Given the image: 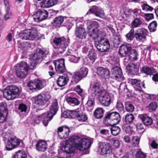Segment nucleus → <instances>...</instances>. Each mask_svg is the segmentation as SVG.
Wrapping results in <instances>:
<instances>
[{"mask_svg": "<svg viewBox=\"0 0 158 158\" xmlns=\"http://www.w3.org/2000/svg\"><path fill=\"white\" fill-rule=\"evenodd\" d=\"M91 14H94L96 16L101 17L104 15L103 11L100 8L95 6H93L90 8L87 13V15Z\"/></svg>", "mask_w": 158, "mask_h": 158, "instance_id": "nucleus-25", "label": "nucleus"}, {"mask_svg": "<svg viewBox=\"0 0 158 158\" xmlns=\"http://www.w3.org/2000/svg\"><path fill=\"white\" fill-rule=\"evenodd\" d=\"M69 39L63 37H55L53 40V44L57 46L58 53H62L69 43Z\"/></svg>", "mask_w": 158, "mask_h": 158, "instance_id": "nucleus-9", "label": "nucleus"}, {"mask_svg": "<svg viewBox=\"0 0 158 158\" xmlns=\"http://www.w3.org/2000/svg\"><path fill=\"white\" fill-rule=\"evenodd\" d=\"M79 112L77 109L75 110H71L70 118H76Z\"/></svg>", "mask_w": 158, "mask_h": 158, "instance_id": "nucleus-61", "label": "nucleus"}, {"mask_svg": "<svg viewBox=\"0 0 158 158\" xmlns=\"http://www.w3.org/2000/svg\"><path fill=\"white\" fill-rule=\"evenodd\" d=\"M29 70V66L26 62L21 61L16 69V74L19 78H23L27 77Z\"/></svg>", "mask_w": 158, "mask_h": 158, "instance_id": "nucleus-12", "label": "nucleus"}, {"mask_svg": "<svg viewBox=\"0 0 158 158\" xmlns=\"http://www.w3.org/2000/svg\"><path fill=\"white\" fill-rule=\"evenodd\" d=\"M45 85V81L44 80L35 79L30 81L27 83V86L31 91L34 92L41 89Z\"/></svg>", "mask_w": 158, "mask_h": 158, "instance_id": "nucleus-11", "label": "nucleus"}, {"mask_svg": "<svg viewBox=\"0 0 158 158\" xmlns=\"http://www.w3.org/2000/svg\"><path fill=\"white\" fill-rule=\"evenodd\" d=\"M95 55L94 51L93 49H91L88 54V62L86 63L87 64H93L95 60Z\"/></svg>", "mask_w": 158, "mask_h": 158, "instance_id": "nucleus-35", "label": "nucleus"}, {"mask_svg": "<svg viewBox=\"0 0 158 158\" xmlns=\"http://www.w3.org/2000/svg\"><path fill=\"white\" fill-rule=\"evenodd\" d=\"M135 117L132 114H127L123 118L124 122L127 124H131L133 123L135 119Z\"/></svg>", "mask_w": 158, "mask_h": 158, "instance_id": "nucleus-38", "label": "nucleus"}, {"mask_svg": "<svg viewBox=\"0 0 158 158\" xmlns=\"http://www.w3.org/2000/svg\"><path fill=\"white\" fill-rule=\"evenodd\" d=\"M135 127L138 131L144 130V125L141 123H138L135 125Z\"/></svg>", "mask_w": 158, "mask_h": 158, "instance_id": "nucleus-64", "label": "nucleus"}, {"mask_svg": "<svg viewBox=\"0 0 158 158\" xmlns=\"http://www.w3.org/2000/svg\"><path fill=\"white\" fill-rule=\"evenodd\" d=\"M131 49L132 46L131 44L127 43H124L120 46L118 53L121 57H126L128 55Z\"/></svg>", "mask_w": 158, "mask_h": 158, "instance_id": "nucleus-21", "label": "nucleus"}, {"mask_svg": "<svg viewBox=\"0 0 158 158\" xmlns=\"http://www.w3.org/2000/svg\"><path fill=\"white\" fill-rule=\"evenodd\" d=\"M142 19L140 17L136 18L131 23V28H136L140 26L142 24Z\"/></svg>", "mask_w": 158, "mask_h": 158, "instance_id": "nucleus-37", "label": "nucleus"}, {"mask_svg": "<svg viewBox=\"0 0 158 158\" xmlns=\"http://www.w3.org/2000/svg\"><path fill=\"white\" fill-rule=\"evenodd\" d=\"M79 121L81 122H85L87 119V116L83 113H80L79 112L76 118Z\"/></svg>", "mask_w": 158, "mask_h": 158, "instance_id": "nucleus-49", "label": "nucleus"}, {"mask_svg": "<svg viewBox=\"0 0 158 158\" xmlns=\"http://www.w3.org/2000/svg\"><path fill=\"white\" fill-rule=\"evenodd\" d=\"M129 73L131 74H137L139 70V68L137 65L133 64V66H129Z\"/></svg>", "mask_w": 158, "mask_h": 158, "instance_id": "nucleus-50", "label": "nucleus"}, {"mask_svg": "<svg viewBox=\"0 0 158 158\" xmlns=\"http://www.w3.org/2000/svg\"><path fill=\"white\" fill-rule=\"evenodd\" d=\"M29 44V42H22L19 45V48L22 50H24L27 48V46Z\"/></svg>", "mask_w": 158, "mask_h": 158, "instance_id": "nucleus-59", "label": "nucleus"}, {"mask_svg": "<svg viewBox=\"0 0 158 158\" xmlns=\"http://www.w3.org/2000/svg\"><path fill=\"white\" fill-rule=\"evenodd\" d=\"M157 26V22L153 21L149 24L148 27L150 32H154L156 30Z\"/></svg>", "mask_w": 158, "mask_h": 158, "instance_id": "nucleus-46", "label": "nucleus"}, {"mask_svg": "<svg viewBox=\"0 0 158 158\" xmlns=\"http://www.w3.org/2000/svg\"><path fill=\"white\" fill-rule=\"evenodd\" d=\"M139 118L141 119L144 125L148 126L151 125L153 123L152 118L146 114H141L139 115Z\"/></svg>", "mask_w": 158, "mask_h": 158, "instance_id": "nucleus-32", "label": "nucleus"}, {"mask_svg": "<svg viewBox=\"0 0 158 158\" xmlns=\"http://www.w3.org/2000/svg\"><path fill=\"white\" fill-rule=\"evenodd\" d=\"M49 53L48 50L43 48H37L35 52L30 58L35 64L41 62Z\"/></svg>", "mask_w": 158, "mask_h": 158, "instance_id": "nucleus-7", "label": "nucleus"}, {"mask_svg": "<svg viewBox=\"0 0 158 158\" xmlns=\"http://www.w3.org/2000/svg\"><path fill=\"white\" fill-rule=\"evenodd\" d=\"M113 43L114 46H117L120 44L121 39L119 36L117 34L113 35Z\"/></svg>", "mask_w": 158, "mask_h": 158, "instance_id": "nucleus-51", "label": "nucleus"}, {"mask_svg": "<svg viewBox=\"0 0 158 158\" xmlns=\"http://www.w3.org/2000/svg\"><path fill=\"white\" fill-rule=\"evenodd\" d=\"M157 106V102H153L150 103L148 106V107L150 110L153 111L156 110Z\"/></svg>", "mask_w": 158, "mask_h": 158, "instance_id": "nucleus-56", "label": "nucleus"}, {"mask_svg": "<svg viewBox=\"0 0 158 158\" xmlns=\"http://www.w3.org/2000/svg\"><path fill=\"white\" fill-rule=\"evenodd\" d=\"M51 96L48 94H40L33 97V103L34 106L38 108L36 112L42 110L47 106L49 103V100Z\"/></svg>", "mask_w": 158, "mask_h": 158, "instance_id": "nucleus-3", "label": "nucleus"}, {"mask_svg": "<svg viewBox=\"0 0 158 158\" xmlns=\"http://www.w3.org/2000/svg\"><path fill=\"white\" fill-rule=\"evenodd\" d=\"M12 158H27V155L24 151H19L13 155Z\"/></svg>", "mask_w": 158, "mask_h": 158, "instance_id": "nucleus-42", "label": "nucleus"}, {"mask_svg": "<svg viewBox=\"0 0 158 158\" xmlns=\"http://www.w3.org/2000/svg\"><path fill=\"white\" fill-rule=\"evenodd\" d=\"M98 23L96 21L92 22L87 27V29L89 30L92 29V32H90L88 30L87 33L89 37H92L94 38L95 41H98L101 39H104L101 37L100 31L98 29Z\"/></svg>", "mask_w": 158, "mask_h": 158, "instance_id": "nucleus-8", "label": "nucleus"}, {"mask_svg": "<svg viewBox=\"0 0 158 158\" xmlns=\"http://www.w3.org/2000/svg\"><path fill=\"white\" fill-rule=\"evenodd\" d=\"M68 76H60L58 77L56 83L57 85L60 87H62L67 84L69 81Z\"/></svg>", "mask_w": 158, "mask_h": 158, "instance_id": "nucleus-33", "label": "nucleus"}, {"mask_svg": "<svg viewBox=\"0 0 158 158\" xmlns=\"http://www.w3.org/2000/svg\"><path fill=\"white\" fill-rule=\"evenodd\" d=\"M76 37L80 39H85L87 35L85 29L83 27H77L75 30Z\"/></svg>", "mask_w": 158, "mask_h": 158, "instance_id": "nucleus-27", "label": "nucleus"}, {"mask_svg": "<svg viewBox=\"0 0 158 158\" xmlns=\"http://www.w3.org/2000/svg\"><path fill=\"white\" fill-rule=\"evenodd\" d=\"M3 96L7 100H13L20 94L19 88L16 86L10 85L7 87L3 91Z\"/></svg>", "mask_w": 158, "mask_h": 158, "instance_id": "nucleus-6", "label": "nucleus"}, {"mask_svg": "<svg viewBox=\"0 0 158 158\" xmlns=\"http://www.w3.org/2000/svg\"><path fill=\"white\" fill-rule=\"evenodd\" d=\"M70 132L69 127L66 125H62L57 128L58 136L61 139H66L69 136Z\"/></svg>", "mask_w": 158, "mask_h": 158, "instance_id": "nucleus-19", "label": "nucleus"}, {"mask_svg": "<svg viewBox=\"0 0 158 158\" xmlns=\"http://www.w3.org/2000/svg\"><path fill=\"white\" fill-rule=\"evenodd\" d=\"M48 13L44 9L37 10L34 15V19L37 22H40L45 20L48 17Z\"/></svg>", "mask_w": 158, "mask_h": 158, "instance_id": "nucleus-16", "label": "nucleus"}, {"mask_svg": "<svg viewBox=\"0 0 158 158\" xmlns=\"http://www.w3.org/2000/svg\"><path fill=\"white\" fill-rule=\"evenodd\" d=\"M97 74L102 79H109L110 76V70L106 68L102 67H98L97 68Z\"/></svg>", "mask_w": 158, "mask_h": 158, "instance_id": "nucleus-23", "label": "nucleus"}, {"mask_svg": "<svg viewBox=\"0 0 158 158\" xmlns=\"http://www.w3.org/2000/svg\"><path fill=\"white\" fill-rule=\"evenodd\" d=\"M29 29H25L22 31L19 34L20 37L23 40H30Z\"/></svg>", "mask_w": 158, "mask_h": 158, "instance_id": "nucleus-40", "label": "nucleus"}, {"mask_svg": "<svg viewBox=\"0 0 158 158\" xmlns=\"http://www.w3.org/2000/svg\"><path fill=\"white\" fill-rule=\"evenodd\" d=\"M27 109V106L23 103L20 104L19 105L18 110L21 112H26Z\"/></svg>", "mask_w": 158, "mask_h": 158, "instance_id": "nucleus-58", "label": "nucleus"}, {"mask_svg": "<svg viewBox=\"0 0 158 158\" xmlns=\"http://www.w3.org/2000/svg\"><path fill=\"white\" fill-rule=\"evenodd\" d=\"M140 139L139 137L138 136L133 137L131 140L133 146L134 147L138 146L139 142Z\"/></svg>", "mask_w": 158, "mask_h": 158, "instance_id": "nucleus-54", "label": "nucleus"}, {"mask_svg": "<svg viewBox=\"0 0 158 158\" xmlns=\"http://www.w3.org/2000/svg\"><path fill=\"white\" fill-rule=\"evenodd\" d=\"M69 143L75 148L80 151H84L89 148L91 145V141L85 138L81 139L78 136L73 135L69 138Z\"/></svg>", "mask_w": 158, "mask_h": 158, "instance_id": "nucleus-1", "label": "nucleus"}, {"mask_svg": "<svg viewBox=\"0 0 158 158\" xmlns=\"http://www.w3.org/2000/svg\"><path fill=\"white\" fill-rule=\"evenodd\" d=\"M66 17L59 16L56 17L53 19L51 24L53 27L55 28H59L61 26L64 21L65 19H67Z\"/></svg>", "mask_w": 158, "mask_h": 158, "instance_id": "nucleus-26", "label": "nucleus"}, {"mask_svg": "<svg viewBox=\"0 0 158 158\" xmlns=\"http://www.w3.org/2000/svg\"><path fill=\"white\" fill-rule=\"evenodd\" d=\"M104 112V110L102 108H97L94 112V117L97 119L101 118L103 116Z\"/></svg>", "mask_w": 158, "mask_h": 158, "instance_id": "nucleus-36", "label": "nucleus"}, {"mask_svg": "<svg viewBox=\"0 0 158 158\" xmlns=\"http://www.w3.org/2000/svg\"><path fill=\"white\" fill-rule=\"evenodd\" d=\"M120 114L117 112L109 111L106 112L103 118V122L106 126L115 125L121 120Z\"/></svg>", "mask_w": 158, "mask_h": 158, "instance_id": "nucleus-5", "label": "nucleus"}, {"mask_svg": "<svg viewBox=\"0 0 158 158\" xmlns=\"http://www.w3.org/2000/svg\"><path fill=\"white\" fill-rule=\"evenodd\" d=\"M94 44L98 50L102 52L107 51L110 48V43L107 39H101L98 41H95Z\"/></svg>", "mask_w": 158, "mask_h": 158, "instance_id": "nucleus-13", "label": "nucleus"}, {"mask_svg": "<svg viewBox=\"0 0 158 158\" xmlns=\"http://www.w3.org/2000/svg\"><path fill=\"white\" fill-rule=\"evenodd\" d=\"M95 90L100 93V95L97 98L101 105L104 106H109L111 102V98L109 94L106 93H104L102 87L99 82L94 83Z\"/></svg>", "mask_w": 158, "mask_h": 158, "instance_id": "nucleus-4", "label": "nucleus"}, {"mask_svg": "<svg viewBox=\"0 0 158 158\" xmlns=\"http://www.w3.org/2000/svg\"><path fill=\"white\" fill-rule=\"evenodd\" d=\"M88 73V68L85 67L81 68L77 71L74 73L72 76L71 82H74L76 84H77L86 77Z\"/></svg>", "mask_w": 158, "mask_h": 158, "instance_id": "nucleus-10", "label": "nucleus"}, {"mask_svg": "<svg viewBox=\"0 0 158 158\" xmlns=\"http://www.w3.org/2000/svg\"><path fill=\"white\" fill-rule=\"evenodd\" d=\"M144 16L145 20L147 21H149L154 18V15L152 13L145 14Z\"/></svg>", "mask_w": 158, "mask_h": 158, "instance_id": "nucleus-63", "label": "nucleus"}, {"mask_svg": "<svg viewBox=\"0 0 158 158\" xmlns=\"http://www.w3.org/2000/svg\"><path fill=\"white\" fill-rule=\"evenodd\" d=\"M139 53L135 49H131L128 54L130 60L133 61H135L138 59Z\"/></svg>", "mask_w": 158, "mask_h": 158, "instance_id": "nucleus-34", "label": "nucleus"}, {"mask_svg": "<svg viewBox=\"0 0 158 158\" xmlns=\"http://www.w3.org/2000/svg\"><path fill=\"white\" fill-rule=\"evenodd\" d=\"M148 32L147 29L143 28H138L135 32L134 29L131 28L129 32L126 35L128 42L133 40L135 38L139 42H143L146 40V37L148 35Z\"/></svg>", "mask_w": 158, "mask_h": 158, "instance_id": "nucleus-2", "label": "nucleus"}, {"mask_svg": "<svg viewBox=\"0 0 158 158\" xmlns=\"http://www.w3.org/2000/svg\"><path fill=\"white\" fill-rule=\"evenodd\" d=\"M129 81L131 82L132 85L136 91L141 92L143 88L145 89L146 88L144 83V81H141L140 80L130 79H129Z\"/></svg>", "mask_w": 158, "mask_h": 158, "instance_id": "nucleus-22", "label": "nucleus"}, {"mask_svg": "<svg viewBox=\"0 0 158 158\" xmlns=\"http://www.w3.org/2000/svg\"><path fill=\"white\" fill-rule=\"evenodd\" d=\"M20 143H23V141L16 137H11L7 140L6 146V150L10 151L19 146Z\"/></svg>", "mask_w": 158, "mask_h": 158, "instance_id": "nucleus-15", "label": "nucleus"}, {"mask_svg": "<svg viewBox=\"0 0 158 158\" xmlns=\"http://www.w3.org/2000/svg\"><path fill=\"white\" fill-rule=\"evenodd\" d=\"M115 107L117 110L119 112L122 113L124 112V106L121 102L117 101Z\"/></svg>", "mask_w": 158, "mask_h": 158, "instance_id": "nucleus-52", "label": "nucleus"}, {"mask_svg": "<svg viewBox=\"0 0 158 158\" xmlns=\"http://www.w3.org/2000/svg\"><path fill=\"white\" fill-rule=\"evenodd\" d=\"M70 114L71 110H65L62 113L61 116L64 118H70Z\"/></svg>", "mask_w": 158, "mask_h": 158, "instance_id": "nucleus-62", "label": "nucleus"}, {"mask_svg": "<svg viewBox=\"0 0 158 158\" xmlns=\"http://www.w3.org/2000/svg\"><path fill=\"white\" fill-rule=\"evenodd\" d=\"M142 9L146 11H152L153 8L152 7L148 5L147 4L144 3L142 5Z\"/></svg>", "mask_w": 158, "mask_h": 158, "instance_id": "nucleus-60", "label": "nucleus"}, {"mask_svg": "<svg viewBox=\"0 0 158 158\" xmlns=\"http://www.w3.org/2000/svg\"><path fill=\"white\" fill-rule=\"evenodd\" d=\"M6 104L3 102L0 103V113L8 112V109L6 108Z\"/></svg>", "mask_w": 158, "mask_h": 158, "instance_id": "nucleus-55", "label": "nucleus"}, {"mask_svg": "<svg viewBox=\"0 0 158 158\" xmlns=\"http://www.w3.org/2000/svg\"><path fill=\"white\" fill-rule=\"evenodd\" d=\"M80 59V57L77 53H75L73 55L69 57V60L71 62L77 63L78 62Z\"/></svg>", "mask_w": 158, "mask_h": 158, "instance_id": "nucleus-41", "label": "nucleus"}, {"mask_svg": "<svg viewBox=\"0 0 158 158\" xmlns=\"http://www.w3.org/2000/svg\"><path fill=\"white\" fill-rule=\"evenodd\" d=\"M110 126L111 127L110 128V130L112 135L114 136L118 135L121 131L120 128L115 125Z\"/></svg>", "mask_w": 158, "mask_h": 158, "instance_id": "nucleus-47", "label": "nucleus"}, {"mask_svg": "<svg viewBox=\"0 0 158 158\" xmlns=\"http://www.w3.org/2000/svg\"><path fill=\"white\" fill-rule=\"evenodd\" d=\"M125 106L127 111L131 113L134 111V106L131 102H125Z\"/></svg>", "mask_w": 158, "mask_h": 158, "instance_id": "nucleus-45", "label": "nucleus"}, {"mask_svg": "<svg viewBox=\"0 0 158 158\" xmlns=\"http://www.w3.org/2000/svg\"><path fill=\"white\" fill-rule=\"evenodd\" d=\"M53 116L48 112L47 113H44L43 119V124L45 126H47L48 123L52 119Z\"/></svg>", "mask_w": 158, "mask_h": 158, "instance_id": "nucleus-39", "label": "nucleus"}, {"mask_svg": "<svg viewBox=\"0 0 158 158\" xmlns=\"http://www.w3.org/2000/svg\"><path fill=\"white\" fill-rule=\"evenodd\" d=\"M59 108L57 100L56 99H55L53 100L48 112L54 116L56 114Z\"/></svg>", "mask_w": 158, "mask_h": 158, "instance_id": "nucleus-29", "label": "nucleus"}, {"mask_svg": "<svg viewBox=\"0 0 158 158\" xmlns=\"http://www.w3.org/2000/svg\"><path fill=\"white\" fill-rule=\"evenodd\" d=\"M100 153L106 157L109 156L112 153V148L110 143H102L100 146Z\"/></svg>", "mask_w": 158, "mask_h": 158, "instance_id": "nucleus-20", "label": "nucleus"}, {"mask_svg": "<svg viewBox=\"0 0 158 158\" xmlns=\"http://www.w3.org/2000/svg\"><path fill=\"white\" fill-rule=\"evenodd\" d=\"M8 112L0 113V123H4L6 119Z\"/></svg>", "mask_w": 158, "mask_h": 158, "instance_id": "nucleus-57", "label": "nucleus"}, {"mask_svg": "<svg viewBox=\"0 0 158 158\" xmlns=\"http://www.w3.org/2000/svg\"><path fill=\"white\" fill-rule=\"evenodd\" d=\"M74 90L77 92L78 94L81 97L82 100L85 98V96L83 92V89L81 88L80 85H77L74 88Z\"/></svg>", "mask_w": 158, "mask_h": 158, "instance_id": "nucleus-44", "label": "nucleus"}, {"mask_svg": "<svg viewBox=\"0 0 158 158\" xmlns=\"http://www.w3.org/2000/svg\"><path fill=\"white\" fill-rule=\"evenodd\" d=\"M58 0H43L41 3V6L44 8H49L57 3Z\"/></svg>", "mask_w": 158, "mask_h": 158, "instance_id": "nucleus-31", "label": "nucleus"}, {"mask_svg": "<svg viewBox=\"0 0 158 158\" xmlns=\"http://www.w3.org/2000/svg\"><path fill=\"white\" fill-rule=\"evenodd\" d=\"M66 101L70 104H73L74 106L78 105L80 103V102L75 98L68 97L66 98Z\"/></svg>", "mask_w": 158, "mask_h": 158, "instance_id": "nucleus-43", "label": "nucleus"}, {"mask_svg": "<svg viewBox=\"0 0 158 158\" xmlns=\"http://www.w3.org/2000/svg\"><path fill=\"white\" fill-rule=\"evenodd\" d=\"M48 148V145L45 141L40 140L36 143V148L39 152H44Z\"/></svg>", "mask_w": 158, "mask_h": 158, "instance_id": "nucleus-30", "label": "nucleus"}, {"mask_svg": "<svg viewBox=\"0 0 158 158\" xmlns=\"http://www.w3.org/2000/svg\"><path fill=\"white\" fill-rule=\"evenodd\" d=\"M29 33L30 40H34L38 36L37 30L35 29L34 28L29 29Z\"/></svg>", "mask_w": 158, "mask_h": 158, "instance_id": "nucleus-48", "label": "nucleus"}, {"mask_svg": "<svg viewBox=\"0 0 158 158\" xmlns=\"http://www.w3.org/2000/svg\"><path fill=\"white\" fill-rule=\"evenodd\" d=\"M52 64L55 66V70L57 73L63 74L66 72L65 60L64 59L61 58L54 60Z\"/></svg>", "mask_w": 158, "mask_h": 158, "instance_id": "nucleus-14", "label": "nucleus"}, {"mask_svg": "<svg viewBox=\"0 0 158 158\" xmlns=\"http://www.w3.org/2000/svg\"><path fill=\"white\" fill-rule=\"evenodd\" d=\"M75 148L73 145L69 143L62 148V150L66 153L67 156L70 157L71 154L74 152Z\"/></svg>", "mask_w": 158, "mask_h": 158, "instance_id": "nucleus-28", "label": "nucleus"}, {"mask_svg": "<svg viewBox=\"0 0 158 158\" xmlns=\"http://www.w3.org/2000/svg\"><path fill=\"white\" fill-rule=\"evenodd\" d=\"M141 73L144 74L147 76H151L153 74L157 73L156 70L152 67L144 65L140 69Z\"/></svg>", "mask_w": 158, "mask_h": 158, "instance_id": "nucleus-24", "label": "nucleus"}, {"mask_svg": "<svg viewBox=\"0 0 158 158\" xmlns=\"http://www.w3.org/2000/svg\"><path fill=\"white\" fill-rule=\"evenodd\" d=\"M111 72L112 77L117 81H122L125 79L121 69L119 67L114 66L112 69Z\"/></svg>", "mask_w": 158, "mask_h": 158, "instance_id": "nucleus-18", "label": "nucleus"}, {"mask_svg": "<svg viewBox=\"0 0 158 158\" xmlns=\"http://www.w3.org/2000/svg\"><path fill=\"white\" fill-rule=\"evenodd\" d=\"M91 90L92 93L89 96L88 99L86 103V105L90 107H93L95 104V99H97V98L100 95L99 92L95 90V88L94 85V83L91 85Z\"/></svg>", "mask_w": 158, "mask_h": 158, "instance_id": "nucleus-17", "label": "nucleus"}, {"mask_svg": "<svg viewBox=\"0 0 158 158\" xmlns=\"http://www.w3.org/2000/svg\"><path fill=\"white\" fill-rule=\"evenodd\" d=\"M146 154L139 149L136 152L135 154L136 158H146Z\"/></svg>", "mask_w": 158, "mask_h": 158, "instance_id": "nucleus-53", "label": "nucleus"}]
</instances>
